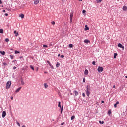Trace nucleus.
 <instances>
[{
	"label": "nucleus",
	"instance_id": "nucleus-14",
	"mask_svg": "<svg viewBox=\"0 0 127 127\" xmlns=\"http://www.w3.org/2000/svg\"><path fill=\"white\" fill-rule=\"evenodd\" d=\"M119 101H117L115 104H114V108H117V105H119Z\"/></svg>",
	"mask_w": 127,
	"mask_h": 127
},
{
	"label": "nucleus",
	"instance_id": "nucleus-48",
	"mask_svg": "<svg viewBox=\"0 0 127 127\" xmlns=\"http://www.w3.org/2000/svg\"><path fill=\"white\" fill-rule=\"evenodd\" d=\"M15 69H16V67L14 66L13 68V70H15Z\"/></svg>",
	"mask_w": 127,
	"mask_h": 127
},
{
	"label": "nucleus",
	"instance_id": "nucleus-33",
	"mask_svg": "<svg viewBox=\"0 0 127 127\" xmlns=\"http://www.w3.org/2000/svg\"><path fill=\"white\" fill-rule=\"evenodd\" d=\"M5 41H6V42H8V41H9V39L8 38L5 39Z\"/></svg>",
	"mask_w": 127,
	"mask_h": 127
},
{
	"label": "nucleus",
	"instance_id": "nucleus-30",
	"mask_svg": "<svg viewBox=\"0 0 127 127\" xmlns=\"http://www.w3.org/2000/svg\"><path fill=\"white\" fill-rule=\"evenodd\" d=\"M103 0H97V1L98 2V3H100V2H102V1Z\"/></svg>",
	"mask_w": 127,
	"mask_h": 127
},
{
	"label": "nucleus",
	"instance_id": "nucleus-23",
	"mask_svg": "<svg viewBox=\"0 0 127 127\" xmlns=\"http://www.w3.org/2000/svg\"><path fill=\"white\" fill-rule=\"evenodd\" d=\"M10 57L11 59H13L14 58V56L12 55H10Z\"/></svg>",
	"mask_w": 127,
	"mask_h": 127
},
{
	"label": "nucleus",
	"instance_id": "nucleus-60",
	"mask_svg": "<svg viewBox=\"0 0 127 127\" xmlns=\"http://www.w3.org/2000/svg\"><path fill=\"white\" fill-rule=\"evenodd\" d=\"M58 57L60 56V54H58Z\"/></svg>",
	"mask_w": 127,
	"mask_h": 127
},
{
	"label": "nucleus",
	"instance_id": "nucleus-1",
	"mask_svg": "<svg viewBox=\"0 0 127 127\" xmlns=\"http://www.w3.org/2000/svg\"><path fill=\"white\" fill-rule=\"evenodd\" d=\"M90 92H91V88L90 86L87 85V86L86 87V94L87 97L90 96Z\"/></svg>",
	"mask_w": 127,
	"mask_h": 127
},
{
	"label": "nucleus",
	"instance_id": "nucleus-26",
	"mask_svg": "<svg viewBox=\"0 0 127 127\" xmlns=\"http://www.w3.org/2000/svg\"><path fill=\"white\" fill-rule=\"evenodd\" d=\"M30 67L33 70V71H34V67H33V65H30Z\"/></svg>",
	"mask_w": 127,
	"mask_h": 127
},
{
	"label": "nucleus",
	"instance_id": "nucleus-4",
	"mask_svg": "<svg viewBox=\"0 0 127 127\" xmlns=\"http://www.w3.org/2000/svg\"><path fill=\"white\" fill-rule=\"evenodd\" d=\"M73 12L70 13V22H73Z\"/></svg>",
	"mask_w": 127,
	"mask_h": 127
},
{
	"label": "nucleus",
	"instance_id": "nucleus-39",
	"mask_svg": "<svg viewBox=\"0 0 127 127\" xmlns=\"http://www.w3.org/2000/svg\"><path fill=\"white\" fill-rule=\"evenodd\" d=\"M51 23H52V24L53 25H54V24H55V22L52 21V22H51Z\"/></svg>",
	"mask_w": 127,
	"mask_h": 127
},
{
	"label": "nucleus",
	"instance_id": "nucleus-55",
	"mask_svg": "<svg viewBox=\"0 0 127 127\" xmlns=\"http://www.w3.org/2000/svg\"><path fill=\"white\" fill-rule=\"evenodd\" d=\"M3 12H5V10H3Z\"/></svg>",
	"mask_w": 127,
	"mask_h": 127
},
{
	"label": "nucleus",
	"instance_id": "nucleus-9",
	"mask_svg": "<svg viewBox=\"0 0 127 127\" xmlns=\"http://www.w3.org/2000/svg\"><path fill=\"white\" fill-rule=\"evenodd\" d=\"M20 90H21V87H19L18 89H17V90H16L15 92L18 93V92H19V91H20Z\"/></svg>",
	"mask_w": 127,
	"mask_h": 127
},
{
	"label": "nucleus",
	"instance_id": "nucleus-24",
	"mask_svg": "<svg viewBox=\"0 0 127 127\" xmlns=\"http://www.w3.org/2000/svg\"><path fill=\"white\" fill-rule=\"evenodd\" d=\"M50 67L51 68V69H54V68H53V65H52V64H49Z\"/></svg>",
	"mask_w": 127,
	"mask_h": 127
},
{
	"label": "nucleus",
	"instance_id": "nucleus-59",
	"mask_svg": "<svg viewBox=\"0 0 127 127\" xmlns=\"http://www.w3.org/2000/svg\"><path fill=\"white\" fill-rule=\"evenodd\" d=\"M99 123H100V124H101V123H102V122H101V121H99Z\"/></svg>",
	"mask_w": 127,
	"mask_h": 127
},
{
	"label": "nucleus",
	"instance_id": "nucleus-43",
	"mask_svg": "<svg viewBox=\"0 0 127 127\" xmlns=\"http://www.w3.org/2000/svg\"><path fill=\"white\" fill-rule=\"evenodd\" d=\"M7 10L10 11V9L9 8H6Z\"/></svg>",
	"mask_w": 127,
	"mask_h": 127
},
{
	"label": "nucleus",
	"instance_id": "nucleus-62",
	"mask_svg": "<svg viewBox=\"0 0 127 127\" xmlns=\"http://www.w3.org/2000/svg\"><path fill=\"white\" fill-rule=\"evenodd\" d=\"M44 73H46L47 72H46V71H45Z\"/></svg>",
	"mask_w": 127,
	"mask_h": 127
},
{
	"label": "nucleus",
	"instance_id": "nucleus-57",
	"mask_svg": "<svg viewBox=\"0 0 127 127\" xmlns=\"http://www.w3.org/2000/svg\"><path fill=\"white\" fill-rule=\"evenodd\" d=\"M101 103H104V101H101Z\"/></svg>",
	"mask_w": 127,
	"mask_h": 127
},
{
	"label": "nucleus",
	"instance_id": "nucleus-51",
	"mask_svg": "<svg viewBox=\"0 0 127 127\" xmlns=\"http://www.w3.org/2000/svg\"><path fill=\"white\" fill-rule=\"evenodd\" d=\"M38 69H39L38 67H37V68H36V71H37H37H38Z\"/></svg>",
	"mask_w": 127,
	"mask_h": 127
},
{
	"label": "nucleus",
	"instance_id": "nucleus-27",
	"mask_svg": "<svg viewBox=\"0 0 127 127\" xmlns=\"http://www.w3.org/2000/svg\"><path fill=\"white\" fill-rule=\"evenodd\" d=\"M18 53H20V52L18 51H15V54H17Z\"/></svg>",
	"mask_w": 127,
	"mask_h": 127
},
{
	"label": "nucleus",
	"instance_id": "nucleus-35",
	"mask_svg": "<svg viewBox=\"0 0 127 127\" xmlns=\"http://www.w3.org/2000/svg\"><path fill=\"white\" fill-rule=\"evenodd\" d=\"M74 119H75V116H72L71 117V120H74Z\"/></svg>",
	"mask_w": 127,
	"mask_h": 127
},
{
	"label": "nucleus",
	"instance_id": "nucleus-12",
	"mask_svg": "<svg viewBox=\"0 0 127 127\" xmlns=\"http://www.w3.org/2000/svg\"><path fill=\"white\" fill-rule=\"evenodd\" d=\"M0 53L2 54V55H5V52L4 51H0Z\"/></svg>",
	"mask_w": 127,
	"mask_h": 127
},
{
	"label": "nucleus",
	"instance_id": "nucleus-50",
	"mask_svg": "<svg viewBox=\"0 0 127 127\" xmlns=\"http://www.w3.org/2000/svg\"><path fill=\"white\" fill-rule=\"evenodd\" d=\"M5 15L6 16H8V14L5 13Z\"/></svg>",
	"mask_w": 127,
	"mask_h": 127
},
{
	"label": "nucleus",
	"instance_id": "nucleus-19",
	"mask_svg": "<svg viewBox=\"0 0 127 127\" xmlns=\"http://www.w3.org/2000/svg\"><path fill=\"white\" fill-rule=\"evenodd\" d=\"M117 55H118L117 53H114V58H115V59L117 58Z\"/></svg>",
	"mask_w": 127,
	"mask_h": 127
},
{
	"label": "nucleus",
	"instance_id": "nucleus-42",
	"mask_svg": "<svg viewBox=\"0 0 127 127\" xmlns=\"http://www.w3.org/2000/svg\"><path fill=\"white\" fill-rule=\"evenodd\" d=\"M47 63H48V64H49V65L50 64H51V63H50V62H49V61H47Z\"/></svg>",
	"mask_w": 127,
	"mask_h": 127
},
{
	"label": "nucleus",
	"instance_id": "nucleus-49",
	"mask_svg": "<svg viewBox=\"0 0 127 127\" xmlns=\"http://www.w3.org/2000/svg\"><path fill=\"white\" fill-rule=\"evenodd\" d=\"M62 1L63 3H64V1H65V0H62Z\"/></svg>",
	"mask_w": 127,
	"mask_h": 127
},
{
	"label": "nucleus",
	"instance_id": "nucleus-36",
	"mask_svg": "<svg viewBox=\"0 0 127 127\" xmlns=\"http://www.w3.org/2000/svg\"><path fill=\"white\" fill-rule=\"evenodd\" d=\"M82 96H83V98H85V97H86V95H85V93H82Z\"/></svg>",
	"mask_w": 127,
	"mask_h": 127
},
{
	"label": "nucleus",
	"instance_id": "nucleus-47",
	"mask_svg": "<svg viewBox=\"0 0 127 127\" xmlns=\"http://www.w3.org/2000/svg\"><path fill=\"white\" fill-rule=\"evenodd\" d=\"M2 4V1H1V0H0V4Z\"/></svg>",
	"mask_w": 127,
	"mask_h": 127
},
{
	"label": "nucleus",
	"instance_id": "nucleus-25",
	"mask_svg": "<svg viewBox=\"0 0 127 127\" xmlns=\"http://www.w3.org/2000/svg\"><path fill=\"white\" fill-rule=\"evenodd\" d=\"M21 85H24V81H23V80H21Z\"/></svg>",
	"mask_w": 127,
	"mask_h": 127
},
{
	"label": "nucleus",
	"instance_id": "nucleus-21",
	"mask_svg": "<svg viewBox=\"0 0 127 127\" xmlns=\"http://www.w3.org/2000/svg\"><path fill=\"white\" fill-rule=\"evenodd\" d=\"M60 65V64H59V63L57 62V64H56L57 68H58V67H59Z\"/></svg>",
	"mask_w": 127,
	"mask_h": 127
},
{
	"label": "nucleus",
	"instance_id": "nucleus-17",
	"mask_svg": "<svg viewBox=\"0 0 127 127\" xmlns=\"http://www.w3.org/2000/svg\"><path fill=\"white\" fill-rule=\"evenodd\" d=\"M74 93H75V96H78V95H79V93H78V91H75Z\"/></svg>",
	"mask_w": 127,
	"mask_h": 127
},
{
	"label": "nucleus",
	"instance_id": "nucleus-20",
	"mask_svg": "<svg viewBox=\"0 0 127 127\" xmlns=\"http://www.w3.org/2000/svg\"><path fill=\"white\" fill-rule=\"evenodd\" d=\"M58 107H59V108H61V102H58Z\"/></svg>",
	"mask_w": 127,
	"mask_h": 127
},
{
	"label": "nucleus",
	"instance_id": "nucleus-10",
	"mask_svg": "<svg viewBox=\"0 0 127 127\" xmlns=\"http://www.w3.org/2000/svg\"><path fill=\"white\" fill-rule=\"evenodd\" d=\"M122 9L124 10V11H126V10L127 9V6H124L122 8Z\"/></svg>",
	"mask_w": 127,
	"mask_h": 127
},
{
	"label": "nucleus",
	"instance_id": "nucleus-16",
	"mask_svg": "<svg viewBox=\"0 0 127 127\" xmlns=\"http://www.w3.org/2000/svg\"><path fill=\"white\" fill-rule=\"evenodd\" d=\"M39 3V0H36L34 2V4H38Z\"/></svg>",
	"mask_w": 127,
	"mask_h": 127
},
{
	"label": "nucleus",
	"instance_id": "nucleus-28",
	"mask_svg": "<svg viewBox=\"0 0 127 127\" xmlns=\"http://www.w3.org/2000/svg\"><path fill=\"white\" fill-rule=\"evenodd\" d=\"M92 64L93 65V66H96V62L93 61Z\"/></svg>",
	"mask_w": 127,
	"mask_h": 127
},
{
	"label": "nucleus",
	"instance_id": "nucleus-13",
	"mask_svg": "<svg viewBox=\"0 0 127 127\" xmlns=\"http://www.w3.org/2000/svg\"><path fill=\"white\" fill-rule=\"evenodd\" d=\"M89 28H88V26H87V25H85V29H84V30H85V31H86V30H89Z\"/></svg>",
	"mask_w": 127,
	"mask_h": 127
},
{
	"label": "nucleus",
	"instance_id": "nucleus-61",
	"mask_svg": "<svg viewBox=\"0 0 127 127\" xmlns=\"http://www.w3.org/2000/svg\"><path fill=\"white\" fill-rule=\"evenodd\" d=\"M80 1H83V0H79Z\"/></svg>",
	"mask_w": 127,
	"mask_h": 127
},
{
	"label": "nucleus",
	"instance_id": "nucleus-7",
	"mask_svg": "<svg viewBox=\"0 0 127 127\" xmlns=\"http://www.w3.org/2000/svg\"><path fill=\"white\" fill-rule=\"evenodd\" d=\"M84 43H91V41H90V40H87V39L84 40Z\"/></svg>",
	"mask_w": 127,
	"mask_h": 127
},
{
	"label": "nucleus",
	"instance_id": "nucleus-18",
	"mask_svg": "<svg viewBox=\"0 0 127 127\" xmlns=\"http://www.w3.org/2000/svg\"><path fill=\"white\" fill-rule=\"evenodd\" d=\"M111 113H112V111L111 110H109L108 112V115L110 116V115H111Z\"/></svg>",
	"mask_w": 127,
	"mask_h": 127
},
{
	"label": "nucleus",
	"instance_id": "nucleus-46",
	"mask_svg": "<svg viewBox=\"0 0 127 127\" xmlns=\"http://www.w3.org/2000/svg\"><path fill=\"white\" fill-rule=\"evenodd\" d=\"M65 124V123L64 122H63V123H61V126H63V125H64Z\"/></svg>",
	"mask_w": 127,
	"mask_h": 127
},
{
	"label": "nucleus",
	"instance_id": "nucleus-22",
	"mask_svg": "<svg viewBox=\"0 0 127 127\" xmlns=\"http://www.w3.org/2000/svg\"><path fill=\"white\" fill-rule=\"evenodd\" d=\"M44 86L45 88H48V85L46 83H44Z\"/></svg>",
	"mask_w": 127,
	"mask_h": 127
},
{
	"label": "nucleus",
	"instance_id": "nucleus-54",
	"mask_svg": "<svg viewBox=\"0 0 127 127\" xmlns=\"http://www.w3.org/2000/svg\"><path fill=\"white\" fill-rule=\"evenodd\" d=\"M113 88H116V86H115V85H114V86H113Z\"/></svg>",
	"mask_w": 127,
	"mask_h": 127
},
{
	"label": "nucleus",
	"instance_id": "nucleus-3",
	"mask_svg": "<svg viewBox=\"0 0 127 127\" xmlns=\"http://www.w3.org/2000/svg\"><path fill=\"white\" fill-rule=\"evenodd\" d=\"M97 71L99 73H102V72L104 71V68L101 66H99L98 68L97 69Z\"/></svg>",
	"mask_w": 127,
	"mask_h": 127
},
{
	"label": "nucleus",
	"instance_id": "nucleus-44",
	"mask_svg": "<svg viewBox=\"0 0 127 127\" xmlns=\"http://www.w3.org/2000/svg\"><path fill=\"white\" fill-rule=\"evenodd\" d=\"M82 13H86V10H83L82 11Z\"/></svg>",
	"mask_w": 127,
	"mask_h": 127
},
{
	"label": "nucleus",
	"instance_id": "nucleus-52",
	"mask_svg": "<svg viewBox=\"0 0 127 127\" xmlns=\"http://www.w3.org/2000/svg\"><path fill=\"white\" fill-rule=\"evenodd\" d=\"M11 99L12 100H13V97L11 96Z\"/></svg>",
	"mask_w": 127,
	"mask_h": 127
},
{
	"label": "nucleus",
	"instance_id": "nucleus-31",
	"mask_svg": "<svg viewBox=\"0 0 127 127\" xmlns=\"http://www.w3.org/2000/svg\"><path fill=\"white\" fill-rule=\"evenodd\" d=\"M16 123L19 127H20V124H19V122H18V121H16Z\"/></svg>",
	"mask_w": 127,
	"mask_h": 127
},
{
	"label": "nucleus",
	"instance_id": "nucleus-45",
	"mask_svg": "<svg viewBox=\"0 0 127 127\" xmlns=\"http://www.w3.org/2000/svg\"><path fill=\"white\" fill-rule=\"evenodd\" d=\"M49 47H51V46H52V44L50 43L49 44Z\"/></svg>",
	"mask_w": 127,
	"mask_h": 127
},
{
	"label": "nucleus",
	"instance_id": "nucleus-40",
	"mask_svg": "<svg viewBox=\"0 0 127 127\" xmlns=\"http://www.w3.org/2000/svg\"><path fill=\"white\" fill-rule=\"evenodd\" d=\"M64 55H61V58H64Z\"/></svg>",
	"mask_w": 127,
	"mask_h": 127
},
{
	"label": "nucleus",
	"instance_id": "nucleus-53",
	"mask_svg": "<svg viewBox=\"0 0 127 127\" xmlns=\"http://www.w3.org/2000/svg\"><path fill=\"white\" fill-rule=\"evenodd\" d=\"M22 127H26V126H25V125H23Z\"/></svg>",
	"mask_w": 127,
	"mask_h": 127
},
{
	"label": "nucleus",
	"instance_id": "nucleus-58",
	"mask_svg": "<svg viewBox=\"0 0 127 127\" xmlns=\"http://www.w3.org/2000/svg\"><path fill=\"white\" fill-rule=\"evenodd\" d=\"M104 121H102V123H101V124H104Z\"/></svg>",
	"mask_w": 127,
	"mask_h": 127
},
{
	"label": "nucleus",
	"instance_id": "nucleus-41",
	"mask_svg": "<svg viewBox=\"0 0 127 127\" xmlns=\"http://www.w3.org/2000/svg\"><path fill=\"white\" fill-rule=\"evenodd\" d=\"M63 111V107H62L61 108V114H62Z\"/></svg>",
	"mask_w": 127,
	"mask_h": 127
},
{
	"label": "nucleus",
	"instance_id": "nucleus-37",
	"mask_svg": "<svg viewBox=\"0 0 127 127\" xmlns=\"http://www.w3.org/2000/svg\"><path fill=\"white\" fill-rule=\"evenodd\" d=\"M85 82H86V79L85 78H84L83 79V83H85Z\"/></svg>",
	"mask_w": 127,
	"mask_h": 127
},
{
	"label": "nucleus",
	"instance_id": "nucleus-34",
	"mask_svg": "<svg viewBox=\"0 0 127 127\" xmlns=\"http://www.w3.org/2000/svg\"><path fill=\"white\" fill-rule=\"evenodd\" d=\"M3 64L4 65V66H7V64L5 62H4L3 63Z\"/></svg>",
	"mask_w": 127,
	"mask_h": 127
},
{
	"label": "nucleus",
	"instance_id": "nucleus-11",
	"mask_svg": "<svg viewBox=\"0 0 127 127\" xmlns=\"http://www.w3.org/2000/svg\"><path fill=\"white\" fill-rule=\"evenodd\" d=\"M14 34H15V36H16V37L18 36V32H16V31H14Z\"/></svg>",
	"mask_w": 127,
	"mask_h": 127
},
{
	"label": "nucleus",
	"instance_id": "nucleus-29",
	"mask_svg": "<svg viewBox=\"0 0 127 127\" xmlns=\"http://www.w3.org/2000/svg\"><path fill=\"white\" fill-rule=\"evenodd\" d=\"M0 33H3V29H0Z\"/></svg>",
	"mask_w": 127,
	"mask_h": 127
},
{
	"label": "nucleus",
	"instance_id": "nucleus-56",
	"mask_svg": "<svg viewBox=\"0 0 127 127\" xmlns=\"http://www.w3.org/2000/svg\"><path fill=\"white\" fill-rule=\"evenodd\" d=\"M125 78H126V79H127V75L125 76Z\"/></svg>",
	"mask_w": 127,
	"mask_h": 127
},
{
	"label": "nucleus",
	"instance_id": "nucleus-8",
	"mask_svg": "<svg viewBox=\"0 0 127 127\" xmlns=\"http://www.w3.org/2000/svg\"><path fill=\"white\" fill-rule=\"evenodd\" d=\"M88 74H89V71H88L87 69H86L84 71V75H85V76H87Z\"/></svg>",
	"mask_w": 127,
	"mask_h": 127
},
{
	"label": "nucleus",
	"instance_id": "nucleus-5",
	"mask_svg": "<svg viewBox=\"0 0 127 127\" xmlns=\"http://www.w3.org/2000/svg\"><path fill=\"white\" fill-rule=\"evenodd\" d=\"M118 46L119 47H120V48H122V50H125V47H124V46H123L122 45V44L119 43L118 45Z\"/></svg>",
	"mask_w": 127,
	"mask_h": 127
},
{
	"label": "nucleus",
	"instance_id": "nucleus-6",
	"mask_svg": "<svg viewBox=\"0 0 127 127\" xmlns=\"http://www.w3.org/2000/svg\"><path fill=\"white\" fill-rule=\"evenodd\" d=\"M6 116V112L3 111L2 115V118H4V117H5Z\"/></svg>",
	"mask_w": 127,
	"mask_h": 127
},
{
	"label": "nucleus",
	"instance_id": "nucleus-32",
	"mask_svg": "<svg viewBox=\"0 0 127 127\" xmlns=\"http://www.w3.org/2000/svg\"><path fill=\"white\" fill-rule=\"evenodd\" d=\"M69 47H70V48H72V47H73V44H70L69 45Z\"/></svg>",
	"mask_w": 127,
	"mask_h": 127
},
{
	"label": "nucleus",
	"instance_id": "nucleus-2",
	"mask_svg": "<svg viewBox=\"0 0 127 127\" xmlns=\"http://www.w3.org/2000/svg\"><path fill=\"white\" fill-rule=\"evenodd\" d=\"M10 86H11V81H8L6 84V89H9V88H10Z\"/></svg>",
	"mask_w": 127,
	"mask_h": 127
},
{
	"label": "nucleus",
	"instance_id": "nucleus-15",
	"mask_svg": "<svg viewBox=\"0 0 127 127\" xmlns=\"http://www.w3.org/2000/svg\"><path fill=\"white\" fill-rule=\"evenodd\" d=\"M19 16H20L21 18L23 19L24 18V14H21V15H19Z\"/></svg>",
	"mask_w": 127,
	"mask_h": 127
},
{
	"label": "nucleus",
	"instance_id": "nucleus-38",
	"mask_svg": "<svg viewBox=\"0 0 127 127\" xmlns=\"http://www.w3.org/2000/svg\"><path fill=\"white\" fill-rule=\"evenodd\" d=\"M43 47H48V46H47V45H43Z\"/></svg>",
	"mask_w": 127,
	"mask_h": 127
}]
</instances>
